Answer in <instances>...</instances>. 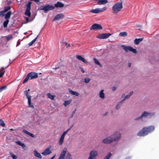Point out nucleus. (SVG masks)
<instances>
[{
    "label": "nucleus",
    "instance_id": "30",
    "mask_svg": "<svg viewBox=\"0 0 159 159\" xmlns=\"http://www.w3.org/2000/svg\"><path fill=\"white\" fill-rule=\"evenodd\" d=\"M47 96L48 98L51 99L53 100L54 99L55 97L54 95H52L50 93H48L47 94Z\"/></svg>",
    "mask_w": 159,
    "mask_h": 159
},
{
    "label": "nucleus",
    "instance_id": "51",
    "mask_svg": "<svg viewBox=\"0 0 159 159\" xmlns=\"http://www.w3.org/2000/svg\"><path fill=\"white\" fill-rule=\"evenodd\" d=\"M116 89V87L114 86L112 88V90L113 91H115Z\"/></svg>",
    "mask_w": 159,
    "mask_h": 159
},
{
    "label": "nucleus",
    "instance_id": "4",
    "mask_svg": "<svg viewBox=\"0 0 159 159\" xmlns=\"http://www.w3.org/2000/svg\"><path fill=\"white\" fill-rule=\"evenodd\" d=\"M53 6L51 5L48 4L44 6H41L40 7V9L43 10L45 13H46L49 10H53L54 9Z\"/></svg>",
    "mask_w": 159,
    "mask_h": 159
},
{
    "label": "nucleus",
    "instance_id": "15",
    "mask_svg": "<svg viewBox=\"0 0 159 159\" xmlns=\"http://www.w3.org/2000/svg\"><path fill=\"white\" fill-rule=\"evenodd\" d=\"M28 75L30 78V80L36 79L38 77V75L37 73L31 72L29 73Z\"/></svg>",
    "mask_w": 159,
    "mask_h": 159
},
{
    "label": "nucleus",
    "instance_id": "8",
    "mask_svg": "<svg viewBox=\"0 0 159 159\" xmlns=\"http://www.w3.org/2000/svg\"><path fill=\"white\" fill-rule=\"evenodd\" d=\"M107 9L106 7H104L102 8H97L95 9H92L90 11V12L94 13H98L99 12H103Z\"/></svg>",
    "mask_w": 159,
    "mask_h": 159
},
{
    "label": "nucleus",
    "instance_id": "22",
    "mask_svg": "<svg viewBox=\"0 0 159 159\" xmlns=\"http://www.w3.org/2000/svg\"><path fill=\"white\" fill-rule=\"evenodd\" d=\"M76 57L79 60L82 61L84 63H87V61L81 56L80 55H77L76 56Z\"/></svg>",
    "mask_w": 159,
    "mask_h": 159
},
{
    "label": "nucleus",
    "instance_id": "49",
    "mask_svg": "<svg viewBox=\"0 0 159 159\" xmlns=\"http://www.w3.org/2000/svg\"><path fill=\"white\" fill-rule=\"evenodd\" d=\"M5 72V71L4 70L3 72H2V73H1L0 74V78H1L3 76V75L4 74Z\"/></svg>",
    "mask_w": 159,
    "mask_h": 159
},
{
    "label": "nucleus",
    "instance_id": "33",
    "mask_svg": "<svg viewBox=\"0 0 159 159\" xmlns=\"http://www.w3.org/2000/svg\"><path fill=\"white\" fill-rule=\"evenodd\" d=\"M16 143L17 144L20 145L23 147H24L25 146V144L19 141H16Z\"/></svg>",
    "mask_w": 159,
    "mask_h": 159
},
{
    "label": "nucleus",
    "instance_id": "18",
    "mask_svg": "<svg viewBox=\"0 0 159 159\" xmlns=\"http://www.w3.org/2000/svg\"><path fill=\"white\" fill-rule=\"evenodd\" d=\"M64 15L62 14H60L56 15L53 19V21L58 20L62 18Z\"/></svg>",
    "mask_w": 159,
    "mask_h": 159
},
{
    "label": "nucleus",
    "instance_id": "20",
    "mask_svg": "<svg viewBox=\"0 0 159 159\" xmlns=\"http://www.w3.org/2000/svg\"><path fill=\"white\" fill-rule=\"evenodd\" d=\"M68 90L69 92L71 94L75 95V96L76 97L78 96H79V94L76 92L72 91L70 89H69Z\"/></svg>",
    "mask_w": 159,
    "mask_h": 159
},
{
    "label": "nucleus",
    "instance_id": "2",
    "mask_svg": "<svg viewBox=\"0 0 159 159\" xmlns=\"http://www.w3.org/2000/svg\"><path fill=\"white\" fill-rule=\"evenodd\" d=\"M122 8V2H118L113 5L112 7V10L114 13L116 14L120 12Z\"/></svg>",
    "mask_w": 159,
    "mask_h": 159
},
{
    "label": "nucleus",
    "instance_id": "28",
    "mask_svg": "<svg viewBox=\"0 0 159 159\" xmlns=\"http://www.w3.org/2000/svg\"><path fill=\"white\" fill-rule=\"evenodd\" d=\"M127 35V33L126 32H123L120 33L119 35L121 37H125Z\"/></svg>",
    "mask_w": 159,
    "mask_h": 159
},
{
    "label": "nucleus",
    "instance_id": "16",
    "mask_svg": "<svg viewBox=\"0 0 159 159\" xmlns=\"http://www.w3.org/2000/svg\"><path fill=\"white\" fill-rule=\"evenodd\" d=\"M66 148L64 149L60 156L59 159H64V157L66 155Z\"/></svg>",
    "mask_w": 159,
    "mask_h": 159
},
{
    "label": "nucleus",
    "instance_id": "10",
    "mask_svg": "<svg viewBox=\"0 0 159 159\" xmlns=\"http://www.w3.org/2000/svg\"><path fill=\"white\" fill-rule=\"evenodd\" d=\"M113 141L111 136H108L107 138L103 139L102 142L104 144H110L113 142Z\"/></svg>",
    "mask_w": 159,
    "mask_h": 159
},
{
    "label": "nucleus",
    "instance_id": "17",
    "mask_svg": "<svg viewBox=\"0 0 159 159\" xmlns=\"http://www.w3.org/2000/svg\"><path fill=\"white\" fill-rule=\"evenodd\" d=\"M91 1H98L97 4L101 5L107 3L108 1L107 0H91Z\"/></svg>",
    "mask_w": 159,
    "mask_h": 159
},
{
    "label": "nucleus",
    "instance_id": "59",
    "mask_svg": "<svg viewBox=\"0 0 159 159\" xmlns=\"http://www.w3.org/2000/svg\"><path fill=\"white\" fill-rule=\"evenodd\" d=\"M55 157V155H54L51 158V159H54V157Z\"/></svg>",
    "mask_w": 159,
    "mask_h": 159
},
{
    "label": "nucleus",
    "instance_id": "36",
    "mask_svg": "<svg viewBox=\"0 0 159 159\" xmlns=\"http://www.w3.org/2000/svg\"><path fill=\"white\" fill-rule=\"evenodd\" d=\"M111 153H108L107 154L106 156L103 159H109L111 157Z\"/></svg>",
    "mask_w": 159,
    "mask_h": 159
},
{
    "label": "nucleus",
    "instance_id": "37",
    "mask_svg": "<svg viewBox=\"0 0 159 159\" xmlns=\"http://www.w3.org/2000/svg\"><path fill=\"white\" fill-rule=\"evenodd\" d=\"M0 125L3 127H5V124L4 123V121L1 119L0 120Z\"/></svg>",
    "mask_w": 159,
    "mask_h": 159
},
{
    "label": "nucleus",
    "instance_id": "7",
    "mask_svg": "<svg viewBox=\"0 0 159 159\" xmlns=\"http://www.w3.org/2000/svg\"><path fill=\"white\" fill-rule=\"evenodd\" d=\"M98 155V152L95 150H93L90 151L89 156L88 159H96V157Z\"/></svg>",
    "mask_w": 159,
    "mask_h": 159
},
{
    "label": "nucleus",
    "instance_id": "21",
    "mask_svg": "<svg viewBox=\"0 0 159 159\" xmlns=\"http://www.w3.org/2000/svg\"><path fill=\"white\" fill-rule=\"evenodd\" d=\"M104 90L103 89H102L101 90V91L99 93V97L100 98L102 99H104L105 98V93H104Z\"/></svg>",
    "mask_w": 159,
    "mask_h": 159
},
{
    "label": "nucleus",
    "instance_id": "53",
    "mask_svg": "<svg viewBox=\"0 0 159 159\" xmlns=\"http://www.w3.org/2000/svg\"><path fill=\"white\" fill-rule=\"evenodd\" d=\"M80 69H81V71L83 73H84L85 72V71H84V70L81 67H80Z\"/></svg>",
    "mask_w": 159,
    "mask_h": 159
},
{
    "label": "nucleus",
    "instance_id": "35",
    "mask_svg": "<svg viewBox=\"0 0 159 159\" xmlns=\"http://www.w3.org/2000/svg\"><path fill=\"white\" fill-rule=\"evenodd\" d=\"M71 102L70 100L65 101L64 104L65 106L66 107L71 103Z\"/></svg>",
    "mask_w": 159,
    "mask_h": 159
},
{
    "label": "nucleus",
    "instance_id": "61",
    "mask_svg": "<svg viewBox=\"0 0 159 159\" xmlns=\"http://www.w3.org/2000/svg\"><path fill=\"white\" fill-rule=\"evenodd\" d=\"M58 68V67H55V68H53V69H57Z\"/></svg>",
    "mask_w": 159,
    "mask_h": 159
},
{
    "label": "nucleus",
    "instance_id": "63",
    "mask_svg": "<svg viewBox=\"0 0 159 159\" xmlns=\"http://www.w3.org/2000/svg\"><path fill=\"white\" fill-rule=\"evenodd\" d=\"M0 15H1V14H0Z\"/></svg>",
    "mask_w": 159,
    "mask_h": 159
},
{
    "label": "nucleus",
    "instance_id": "3",
    "mask_svg": "<svg viewBox=\"0 0 159 159\" xmlns=\"http://www.w3.org/2000/svg\"><path fill=\"white\" fill-rule=\"evenodd\" d=\"M110 136L113 142H117L121 138V134L119 131H116Z\"/></svg>",
    "mask_w": 159,
    "mask_h": 159
},
{
    "label": "nucleus",
    "instance_id": "40",
    "mask_svg": "<svg viewBox=\"0 0 159 159\" xmlns=\"http://www.w3.org/2000/svg\"><path fill=\"white\" fill-rule=\"evenodd\" d=\"M90 79L89 78H84V82L86 83H88L90 81Z\"/></svg>",
    "mask_w": 159,
    "mask_h": 159
},
{
    "label": "nucleus",
    "instance_id": "25",
    "mask_svg": "<svg viewBox=\"0 0 159 159\" xmlns=\"http://www.w3.org/2000/svg\"><path fill=\"white\" fill-rule=\"evenodd\" d=\"M23 131L24 133H25L26 134H27L28 135L30 136L31 137H32V138L34 137V136L33 134L31 133L28 132L27 130H26L25 129H24V130H23Z\"/></svg>",
    "mask_w": 159,
    "mask_h": 159
},
{
    "label": "nucleus",
    "instance_id": "54",
    "mask_svg": "<svg viewBox=\"0 0 159 159\" xmlns=\"http://www.w3.org/2000/svg\"><path fill=\"white\" fill-rule=\"evenodd\" d=\"M8 66V65L7 66L6 68H7ZM5 69V68H4V67H2L1 68V70H4Z\"/></svg>",
    "mask_w": 159,
    "mask_h": 159
},
{
    "label": "nucleus",
    "instance_id": "27",
    "mask_svg": "<svg viewBox=\"0 0 159 159\" xmlns=\"http://www.w3.org/2000/svg\"><path fill=\"white\" fill-rule=\"evenodd\" d=\"M143 39V38L135 39L134 40V43L135 44L138 45L142 41Z\"/></svg>",
    "mask_w": 159,
    "mask_h": 159
},
{
    "label": "nucleus",
    "instance_id": "19",
    "mask_svg": "<svg viewBox=\"0 0 159 159\" xmlns=\"http://www.w3.org/2000/svg\"><path fill=\"white\" fill-rule=\"evenodd\" d=\"M63 4L61 2H58L56 4H54V6L57 8H61L64 6Z\"/></svg>",
    "mask_w": 159,
    "mask_h": 159
},
{
    "label": "nucleus",
    "instance_id": "32",
    "mask_svg": "<svg viewBox=\"0 0 159 159\" xmlns=\"http://www.w3.org/2000/svg\"><path fill=\"white\" fill-rule=\"evenodd\" d=\"M9 22V20H6L3 22V25L4 27H6L7 26Z\"/></svg>",
    "mask_w": 159,
    "mask_h": 159
},
{
    "label": "nucleus",
    "instance_id": "26",
    "mask_svg": "<svg viewBox=\"0 0 159 159\" xmlns=\"http://www.w3.org/2000/svg\"><path fill=\"white\" fill-rule=\"evenodd\" d=\"M11 15V12L10 11L8 12L5 16V19L6 20H9Z\"/></svg>",
    "mask_w": 159,
    "mask_h": 159
},
{
    "label": "nucleus",
    "instance_id": "5",
    "mask_svg": "<svg viewBox=\"0 0 159 159\" xmlns=\"http://www.w3.org/2000/svg\"><path fill=\"white\" fill-rule=\"evenodd\" d=\"M31 2H28L26 5V8L25 12V15L29 17H30L31 16L30 11L31 9Z\"/></svg>",
    "mask_w": 159,
    "mask_h": 159
},
{
    "label": "nucleus",
    "instance_id": "60",
    "mask_svg": "<svg viewBox=\"0 0 159 159\" xmlns=\"http://www.w3.org/2000/svg\"><path fill=\"white\" fill-rule=\"evenodd\" d=\"M125 159H131V157H126Z\"/></svg>",
    "mask_w": 159,
    "mask_h": 159
},
{
    "label": "nucleus",
    "instance_id": "11",
    "mask_svg": "<svg viewBox=\"0 0 159 159\" xmlns=\"http://www.w3.org/2000/svg\"><path fill=\"white\" fill-rule=\"evenodd\" d=\"M51 148V145L49 146L42 153V154L44 156L48 155L52 153L50 149Z\"/></svg>",
    "mask_w": 159,
    "mask_h": 159
},
{
    "label": "nucleus",
    "instance_id": "23",
    "mask_svg": "<svg viewBox=\"0 0 159 159\" xmlns=\"http://www.w3.org/2000/svg\"><path fill=\"white\" fill-rule=\"evenodd\" d=\"M124 102V100H122L120 102H119L116 105V108L117 109H119L120 108V107L122 105V104Z\"/></svg>",
    "mask_w": 159,
    "mask_h": 159
},
{
    "label": "nucleus",
    "instance_id": "1",
    "mask_svg": "<svg viewBox=\"0 0 159 159\" xmlns=\"http://www.w3.org/2000/svg\"><path fill=\"white\" fill-rule=\"evenodd\" d=\"M155 129V127L153 126H151L145 127L140 130L138 133L137 135L140 136H144L148 134L153 132Z\"/></svg>",
    "mask_w": 159,
    "mask_h": 159
},
{
    "label": "nucleus",
    "instance_id": "42",
    "mask_svg": "<svg viewBox=\"0 0 159 159\" xmlns=\"http://www.w3.org/2000/svg\"><path fill=\"white\" fill-rule=\"evenodd\" d=\"M93 60L98 65H100V63L99 61L95 58H93Z\"/></svg>",
    "mask_w": 159,
    "mask_h": 159
},
{
    "label": "nucleus",
    "instance_id": "52",
    "mask_svg": "<svg viewBox=\"0 0 159 159\" xmlns=\"http://www.w3.org/2000/svg\"><path fill=\"white\" fill-rule=\"evenodd\" d=\"M133 93V91H131L128 94L130 96L131 95H132Z\"/></svg>",
    "mask_w": 159,
    "mask_h": 159
},
{
    "label": "nucleus",
    "instance_id": "24",
    "mask_svg": "<svg viewBox=\"0 0 159 159\" xmlns=\"http://www.w3.org/2000/svg\"><path fill=\"white\" fill-rule=\"evenodd\" d=\"M34 156L38 158L41 159L42 158V156L40 153L38 152L35 150L34 151Z\"/></svg>",
    "mask_w": 159,
    "mask_h": 159
},
{
    "label": "nucleus",
    "instance_id": "43",
    "mask_svg": "<svg viewBox=\"0 0 159 159\" xmlns=\"http://www.w3.org/2000/svg\"><path fill=\"white\" fill-rule=\"evenodd\" d=\"M68 131L66 130V131H64L62 134V135H61V137H62L63 138H65V135H66V134H67V133L68 132Z\"/></svg>",
    "mask_w": 159,
    "mask_h": 159
},
{
    "label": "nucleus",
    "instance_id": "55",
    "mask_svg": "<svg viewBox=\"0 0 159 159\" xmlns=\"http://www.w3.org/2000/svg\"><path fill=\"white\" fill-rule=\"evenodd\" d=\"M73 125H72L69 129H68L67 130L68 131V132L70 130L71 128L73 127Z\"/></svg>",
    "mask_w": 159,
    "mask_h": 159
},
{
    "label": "nucleus",
    "instance_id": "38",
    "mask_svg": "<svg viewBox=\"0 0 159 159\" xmlns=\"http://www.w3.org/2000/svg\"><path fill=\"white\" fill-rule=\"evenodd\" d=\"M11 8V7L10 6H7L5 7H4V12H6L9 10Z\"/></svg>",
    "mask_w": 159,
    "mask_h": 159
},
{
    "label": "nucleus",
    "instance_id": "31",
    "mask_svg": "<svg viewBox=\"0 0 159 159\" xmlns=\"http://www.w3.org/2000/svg\"><path fill=\"white\" fill-rule=\"evenodd\" d=\"M64 138H63L62 137H61L59 141V144L60 145H61L64 141Z\"/></svg>",
    "mask_w": 159,
    "mask_h": 159
},
{
    "label": "nucleus",
    "instance_id": "48",
    "mask_svg": "<svg viewBox=\"0 0 159 159\" xmlns=\"http://www.w3.org/2000/svg\"><path fill=\"white\" fill-rule=\"evenodd\" d=\"M6 86L2 87L0 89V90H1V91H2L3 90H4V89H6Z\"/></svg>",
    "mask_w": 159,
    "mask_h": 159
},
{
    "label": "nucleus",
    "instance_id": "9",
    "mask_svg": "<svg viewBox=\"0 0 159 159\" xmlns=\"http://www.w3.org/2000/svg\"><path fill=\"white\" fill-rule=\"evenodd\" d=\"M30 89H28L25 91V93L28 99L29 106L33 108L34 107L33 105L31 104V96L30 95H28V93Z\"/></svg>",
    "mask_w": 159,
    "mask_h": 159
},
{
    "label": "nucleus",
    "instance_id": "58",
    "mask_svg": "<svg viewBox=\"0 0 159 159\" xmlns=\"http://www.w3.org/2000/svg\"><path fill=\"white\" fill-rule=\"evenodd\" d=\"M125 96V94H123L121 96V98H123Z\"/></svg>",
    "mask_w": 159,
    "mask_h": 159
},
{
    "label": "nucleus",
    "instance_id": "29",
    "mask_svg": "<svg viewBox=\"0 0 159 159\" xmlns=\"http://www.w3.org/2000/svg\"><path fill=\"white\" fill-rule=\"evenodd\" d=\"M38 35H37V36L33 40H32L31 42H30V43H29L28 44V45L29 46H31L33 44H34V43L36 41V39H37L38 37Z\"/></svg>",
    "mask_w": 159,
    "mask_h": 159
},
{
    "label": "nucleus",
    "instance_id": "34",
    "mask_svg": "<svg viewBox=\"0 0 159 159\" xmlns=\"http://www.w3.org/2000/svg\"><path fill=\"white\" fill-rule=\"evenodd\" d=\"M12 35L11 34L9 35L6 37V39L7 41H9L12 38Z\"/></svg>",
    "mask_w": 159,
    "mask_h": 159
},
{
    "label": "nucleus",
    "instance_id": "50",
    "mask_svg": "<svg viewBox=\"0 0 159 159\" xmlns=\"http://www.w3.org/2000/svg\"><path fill=\"white\" fill-rule=\"evenodd\" d=\"M65 44L67 48L70 46V44H68L66 43H65Z\"/></svg>",
    "mask_w": 159,
    "mask_h": 159
},
{
    "label": "nucleus",
    "instance_id": "12",
    "mask_svg": "<svg viewBox=\"0 0 159 159\" xmlns=\"http://www.w3.org/2000/svg\"><path fill=\"white\" fill-rule=\"evenodd\" d=\"M111 34L110 33H104L102 34H99L98 35L97 37L100 39H105L108 38Z\"/></svg>",
    "mask_w": 159,
    "mask_h": 159
},
{
    "label": "nucleus",
    "instance_id": "46",
    "mask_svg": "<svg viewBox=\"0 0 159 159\" xmlns=\"http://www.w3.org/2000/svg\"><path fill=\"white\" fill-rule=\"evenodd\" d=\"M129 95L128 94L126 95V96H125L124 97V98L122 100H124V101H125V99L127 98H128L130 97Z\"/></svg>",
    "mask_w": 159,
    "mask_h": 159
},
{
    "label": "nucleus",
    "instance_id": "62",
    "mask_svg": "<svg viewBox=\"0 0 159 159\" xmlns=\"http://www.w3.org/2000/svg\"><path fill=\"white\" fill-rule=\"evenodd\" d=\"M19 44V43H18V44H17V45Z\"/></svg>",
    "mask_w": 159,
    "mask_h": 159
},
{
    "label": "nucleus",
    "instance_id": "57",
    "mask_svg": "<svg viewBox=\"0 0 159 159\" xmlns=\"http://www.w3.org/2000/svg\"><path fill=\"white\" fill-rule=\"evenodd\" d=\"M128 66L129 67H130L131 66V63H128Z\"/></svg>",
    "mask_w": 159,
    "mask_h": 159
},
{
    "label": "nucleus",
    "instance_id": "45",
    "mask_svg": "<svg viewBox=\"0 0 159 159\" xmlns=\"http://www.w3.org/2000/svg\"><path fill=\"white\" fill-rule=\"evenodd\" d=\"M76 111V109H75V110L72 112V114H71V115H70V118H72L73 116L74 115V114L75 113Z\"/></svg>",
    "mask_w": 159,
    "mask_h": 159
},
{
    "label": "nucleus",
    "instance_id": "6",
    "mask_svg": "<svg viewBox=\"0 0 159 159\" xmlns=\"http://www.w3.org/2000/svg\"><path fill=\"white\" fill-rule=\"evenodd\" d=\"M122 47L123 49L126 52H127L128 51H130L134 53H137V51L136 49L133 48L131 46H126L125 45H123L122 46Z\"/></svg>",
    "mask_w": 159,
    "mask_h": 159
},
{
    "label": "nucleus",
    "instance_id": "47",
    "mask_svg": "<svg viewBox=\"0 0 159 159\" xmlns=\"http://www.w3.org/2000/svg\"><path fill=\"white\" fill-rule=\"evenodd\" d=\"M141 118H142V117H141V116H139L135 118L134 119V120H139V119H140Z\"/></svg>",
    "mask_w": 159,
    "mask_h": 159
},
{
    "label": "nucleus",
    "instance_id": "39",
    "mask_svg": "<svg viewBox=\"0 0 159 159\" xmlns=\"http://www.w3.org/2000/svg\"><path fill=\"white\" fill-rule=\"evenodd\" d=\"M29 79H30V78L29 77V76H28V75H27L26 77L25 78V79H24V80L23 81V84H24L25 83H26V82H27L28 81V80Z\"/></svg>",
    "mask_w": 159,
    "mask_h": 159
},
{
    "label": "nucleus",
    "instance_id": "41",
    "mask_svg": "<svg viewBox=\"0 0 159 159\" xmlns=\"http://www.w3.org/2000/svg\"><path fill=\"white\" fill-rule=\"evenodd\" d=\"M66 159H72L70 154L68 153L66 155Z\"/></svg>",
    "mask_w": 159,
    "mask_h": 159
},
{
    "label": "nucleus",
    "instance_id": "56",
    "mask_svg": "<svg viewBox=\"0 0 159 159\" xmlns=\"http://www.w3.org/2000/svg\"><path fill=\"white\" fill-rule=\"evenodd\" d=\"M25 18H26V20L27 22H29V18H28V17H26Z\"/></svg>",
    "mask_w": 159,
    "mask_h": 159
},
{
    "label": "nucleus",
    "instance_id": "14",
    "mask_svg": "<svg viewBox=\"0 0 159 159\" xmlns=\"http://www.w3.org/2000/svg\"><path fill=\"white\" fill-rule=\"evenodd\" d=\"M153 114L152 113L148 112L146 111H144L143 112L141 116L142 118H143V117L148 118L153 116Z\"/></svg>",
    "mask_w": 159,
    "mask_h": 159
},
{
    "label": "nucleus",
    "instance_id": "44",
    "mask_svg": "<svg viewBox=\"0 0 159 159\" xmlns=\"http://www.w3.org/2000/svg\"><path fill=\"white\" fill-rule=\"evenodd\" d=\"M10 154L11 155L12 158L13 159H16L17 158L16 156L15 155L13 154L12 153L10 152Z\"/></svg>",
    "mask_w": 159,
    "mask_h": 159
},
{
    "label": "nucleus",
    "instance_id": "13",
    "mask_svg": "<svg viewBox=\"0 0 159 159\" xmlns=\"http://www.w3.org/2000/svg\"><path fill=\"white\" fill-rule=\"evenodd\" d=\"M102 29V27L100 25L96 24L93 25L90 28L91 30H100Z\"/></svg>",
    "mask_w": 159,
    "mask_h": 159
}]
</instances>
